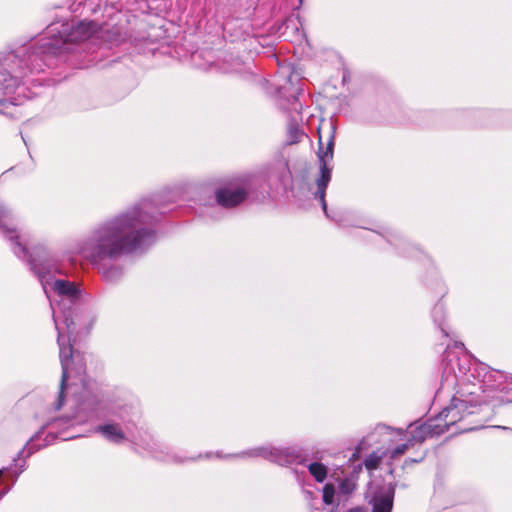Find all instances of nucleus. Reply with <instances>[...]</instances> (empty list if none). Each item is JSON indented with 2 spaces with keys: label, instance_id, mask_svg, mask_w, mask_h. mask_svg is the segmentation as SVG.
I'll return each instance as SVG.
<instances>
[{
  "label": "nucleus",
  "instance_id": "obj_1",
  "mask_svg": "<svg viewBox=\"0 0 512 512\" xmlns=\"http://www.w3.org/2000/svg\"><path fill=\"white\" fill-rule=\"evenodd\" d=\"M154 219L152 201L143 200L98 225L85 239L78 242L76 251L97 268L106 282H115L122 277L123 269L111 262L152 245L155 233L147 225Z\"/></svg>",
  "mask_w": 512,
  "mask_h": 512
},
{
  "label": "nucleus",
  "instance_id": "obj_2",
  "mask_svg": "<svg viewBox=\"0 0 512 512\" xmlns=\"http://www.w3.org/2000/svg\"><path fill=\"white\" fill-rule=\"evenodd\" d=\"M9 212L0 204V230L12 244L14 254L26 260L31 271L38 277L46 296L50 299L52 317L57 330V343L62 367V377L55 409L59 410L64 403L66 381L70 377V363L73 356L70 344L73 334V315L81 299L82 291L74 282L65 279H55L56 273H61L58 267L49 259L44 250L29 253L26 246L21 243L15 229L9 228L7 221Z\"/></svg>",
  "mask_w": 512,
  "mask_h": 512
},
{
  "label": "nucleus",
  "instance_id": "obj_3",
  "mask_svg": "<svg viewBox=\"0 0 512 512\" xmlns=\"http://www.w3.org/2000/svg\"><path fill=\"white\" fill-rule=\"evenodd\" d=\"M451 369L454 372V377L449 379L447 376L443 385L458 384L460 381L462 384L456 395L453 396L450 405L444 408L439 414V420L445 422L444 429H441V432L448 430L451 425L461 420L465 414L473 413L472 411H468L469 407L486 403L488 401V396L485 395L486 388H500L502 380L506 378L503 372L491 370L488 366L479 364L474 367L471 376L475 377V373H477V377L482 379L478 380L477 383L466 384L463 379L464 377L468 379L466 370L459 367V374H457L454 367ZM438 433H440V431Z\"/></svg>",
  "mask_w": 512,
  "mask_h": 512
},
{
  "label": "nucleus",
  "instance_id": "obj_4",
  "mask_svg": "<svg viewBox=\"0 0 512 512\" xmlns=\"http://www.w3.org/2000/svg\"><path fill=\"white\" fill-rule=\"evenodd\" d=\"M318 133H320V129H318ZM335 133V126L333 124H330L328 138L325 146L322 141V136L321 134H319V149L317 152L318 161L320 165L319 175L315 180L317 190L314 193V197L320 201L323 212L328 218H330L331 216L328 213L325 194L328 184L330 183L332 177V166H330L329 164L333 160L334 155Z\"/></svg>",
  "mask_w": 512,
  "mask_h": 512
},
{
  "label": "nucleus",
  "instance_id": "obj_5",
  "mask_svg": "<svg viewBox=\"0 0 512 512\" xmlns=\"http://www.w3.org/2000/svg\"><path fill=\"white\" fill-rule=\"evenodd\" d=\"M242 457H262L279 465L300 462L299 452L294 448H275L270 446L258 447L240 454Z\"/></svg>",
  "mask_w": 512,
  "mask_h": 512
},
{
  "label": "nucleus",
  "instance_id": "obj_6",
  "mask_svg": "<svg viewBox=\"0 0 512 512\" xmlns=\"http://www.w3.org/2000/svg\"><path fill=\"white\" fill-rule=\"evenodd\" d=\"M79 380L83 386V396L77 402L76 418L79 421L98 418L99 417V401L95 395L88 391V383L79 373Z\"/></svg>",
  "mask_w": 512,
  "mask_h": 512
},
{
  "label": "nucleus",
  "instance_id": "obj_7",
  "mask_svg": "<svg viewBox=\"0 0 512 512\" xmlns=\"http://www.w3.org/2000/svg\"><path fill=\"white\" fill-rule=\"evenodd\" d=\"M248 194L246 183L236 187H223L216 191L217 203L225 208H232L242 203Z\"/></svg>",
  "mask_w": 512,
  "mask_h": 512
},
{
  "label": "nucleus",
  "instance_id": "obj_8",
  "mask_svg": "<svg viewBox=\"0 0 512 512\" xmlns=\"http://www.w3.org/2000/svg\"><path fill=\"white\" fill-rule=\"evenodd\" d=\"M394 489L383 487L375 492L369 503L373 506L372 512H391L393 507Z\"/></svg>",
  "mask_w": 512,
  "mask_h": 512
},
{
  "label": "nucleus",
  "instance_id": "obj_9",
  "mask_svg": "<svg viewBox=\"0 0 512 512\" xmlns=\"http://www.w3.org/2000/svg\"><path fill=\"white\" fill-rule=\"evenodd\" d=\"M95 431L101 433L108 441L113 443L118 444L125 440L124 432L116 424L100 425Z\"/></svg>",
  "mask_w": 512,
  "mask_h": 512
},
{
  "label": "nucleus",
  "instance_id": "obj_10",
  "mask_svg": "<svg viewBox=\"0 0 512 512\" xmlns=\"http://www.w3.org/2000/svg\"><path fill=\"white\" fill-rule=\"evenodd\" d=\"M433 432V427L430 424H420V425H410L409 426V433H410V439L409 442L414 443H421L423 442L428 436H430Z\"/></svg>",
  "mask_w": 512,
  "mask_h": 512
},
{
  "label": "nucleus",
  "instance_id": "obj_11",
  "mask_svg": "<svg viewBox=\"0 0 512 512\" xmlns=\"http://www.w3.org/2000/svg\"><path fill=\"white\" fill-rule=\"evenodd\" d=\"M275 177L276 181L282 184H285L290 178L288 162L283 157H279L275 162Z\"/></svg>",
  "mask_w": 512,
  "mask_h": 512
},
{
  "label": "nucleus",
  "instance_id": "obj_12",
  "mask_svg": "<svg viewBox=\"0 0 512 512\" xmlns=\"http://www.w3.org/2000/svg\"><path fill=\"white\" fill-rule=\"evenodd\" d=\"M308 471L319 483H322L327 477L326 466L319 462L310 463L308 465Z\"/></svg>",
  "mask_w": 512,
  "mask_h": 512
},
{
  "label": "nucleus",
  "instance_id": "obj_13",
  "mask_svg": "<svg viewBox=\"0 0 512 512\" xmlns=\"http://www.w3.org/2000/svg\"><path fill=\"white\" fill-rule=\"evenodd\" d=\"M304 133L296 123H289L287 131V144L292 145L301 141Z\"/></svg>",
  "mask_w": 512,
  "mask_h": 512
},
{
  "label": "nucleus",
  "instance_id": "obj_14",
  "mask_svg": "<svg viewBox=\"0 0 512 512\" xmlns=\"http://www.w3.org/2000/svg\"><path fill=\"white\" fill-rule=\"evenodd\" d=\"M38 436L32 437L30 441L27 443V445L23 448L22 451L19 452V456H22L25 454L26 457H29L31 454H33L35 451L39 450L42 447H45L48 445V443H44L42 445H35V440Z\"/></svg>",
  "mask_w": 512,
  "mask_h": 512
},
{
  "label": "nucleus",
  "instance_id": "obj_15",
  "mask_svg": "<svg viewBox=\"0 0 512 512\" xmlns=\"http://www.w3.org/2000/svg\"><path fill=\"white\" fill-rule=\"evenodd\" d=\"M356 489V484L353 480L345 478L339 484V491L343 495H351Z\"/></svg>",
  "mask_w": 512,
  "mask_h": 512
},
{
  "label": "nucleus",
  "instance_id": "obj_16",
  "mask_svg": "<svg viewBox=\"0 0 512 512\" xmlns=\"http://www.w3.org/2000/svg\"><path fill=\"white\" fill-rule=\"evenodd\" d=\"M334 496H335V488H334V485H333V484H330V483H327V484L323 487V502H324L326 505H331V504H333Z\"/></svg>",
  "mask_w": 512,
  "mask_h": 512
},
{
  "label": "nucleus",
  "instance_id": "obj_17",
  "mask_svg": "<svg viewBox=\"0 0 512 512\" xmlns=\"http://www.w3.org/2000/svg\"><path fill=\"white\" fill-rule=\"evenodd\" d=\"M380 462L381 456L377 455L376 453H372L365 459L364 464L368 470H374L378 468Z\"/></svg>",
  "mask_w": 512,
  "mask_h": 512
},
{
  "label": "nucleus",
  "instance_id": "obj_18",
  "mask_svg": "<svg viewBox=\"0 0 512 512\" xmlns=\"http://www.w3.org/2000/svg\"><path fill=\"white\" fill-rule=\"evenodd\" d=\"M412 445H413V443L409 442V440L406 443L398 445L393 450H391L390 457L392 459L398 458L399 456L403 455L408 450V448Z\"/></svg>",
  "mask_w": 512,
  "mask_h": 512
},
{
  "label": "nucleus",
  "instance_id": "obj_19",
  "mask_svg": "<svg viewBox=\"0 0 512 512\" xmlns=\"http://www.w3.org/2000/svg\"><path fill=\"white\" fill-rule=\"evenodd\" d=\"M432 316L434 321L440 325V321L443 319L444 316V307L442 304L438 303L435 305L432 312Z\"/></svg>",
  "mask_w": 512,
  "mask_h": 512
},
{
  "label": "nucleus",
  "instance_id": "obj_20",
  "mask_svg": "<svg viewBox=\"0 0 512 512\" xmlns=\"http://www.w3.org/2000/svg\"><path fill=\"white\" fill-rule=\"evenodd\" d=\"M157 459L159 460H162V461H172V462H176V463H180V462H183L182 459H178L176 456H170V455H159L157 453H155L154 455Z\"/></svg>",
  "mask_w": 512,
  "mask_h": 512
},
{
  "label": "nucleus",
  "instance_id": "obj_21",
  "mask_svg": "<svg viewBox=\"0 0 512 512\" xmlns=\"http://www.w3.org/2000/svg\"><path fill=\"white\" fill-rule=\"evenodd\" d=\"M347 512H366L363 507H354L349 509Z\"/></svg>",
  "mask_w": 512,
  "mask_h": 512
},
{
  "label": "nucleus",
  "instance_id": "obj_22",
  "mask_svg": "<svg viewBox=\"0 0 512 512\" xmlns=\"http://www.w3.org/2000/svg\"><path fill=\"white\" fill-rule=\"evenodd\" d=\"M504 401H506V402H512V399H508V398H507L506 400H504L503 396H501V402H504Z\"/></svg>",
  "mask_w": 512,
  "mask_h": 512
},
{
  "label": "nucleus",
  "instance_id": "obj_23",
  "mask_svg": "<svg viewBox=\"0 0 512 512\" xmlns=\"http://www.w3.org/2000/svg\"><path fill=\"white\" fill-rule=\"evenodd\" d=\"M441 331H443L444 334L447 336V333L445 332L444 328H441Z\"/></svg>",
  "mask_w": 512,
  "mask_h": 512
}]
</instances>
